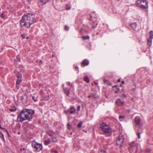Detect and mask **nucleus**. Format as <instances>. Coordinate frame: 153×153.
<instances>
[{
    "mask_svg": "<svg viewBox=\"0 0 153 153\" xmlns=\"http://www.w3.org/2000/svg\"><path fill=\"white\" fill-rule=\"evenodd\" d=\"M34 113L33 110L24 108L18 116L17 120L20 122H22L25 120L30 121L33 119V115Z\"/></svg>",
    "mask_w": 153,
    "mask_h": 153,
    "instance_id": "1",
    "label": "nucleus"
},
{
    "mask_svg": "<svg viewBox=\"0 0 153 153\" xmlns=\"http://www.w3.org/2000/svg\"><path fill=\"white\" fill-rule=\"evenodd\" d=\"M36 21L34 14L28 13L24 15L20 21L21 27H25L29 28L30 25Z\"/></svg>",
    "mask_w": 153,
    "mask_h": 153,
    "instance_id": "2",
    "label": "nucleus"
},
{
    "mask_svg": "<svg viewBox=\"0 0 153 153\" xmlns=\"http://www.w3.org/2000/svg\"><path fill=\"white\" fill-rule=\"evenodd\" d=\"M100 128L105 133L107 134L108 136L111 134L112 130L111 128L105 123H102L100 126Z\"/></svg>",
    "mask_w": 153,
    "mask_h": 153,
    "instance_id": "3",
    "label": "nucleus"
},
{
    "mask_svg": "<svg viewBox=\"0 0 153 153\" xmlns=\"http://www.w3.org/2000/svg\"><path fill=\"white\" fill-rule=\"evenodd\" d=\"M137 6L143 9H148V2L146 0H139L136 1Z\"/></svg>",
    "mask_w": 153,
    "mask_h": 153,
    "instance_id": "4",
    "label": "nucleus"
},
{
    "mask_svg": "<svg viewBox=\"0 0 153 153\" xmlns=\"http://www.w3.org/2000/svg\"><path fill=\"white\" fill-rule=\"evenodd\" d=\"M129 147H128L130 153H135L137 151V145L134 142L129 143Z\"/></svg>",
    "mask_w": 153,
    "mask_h": 153,
    "instance_id": "5",
    "label": "nucleus"
},
{
    "mask_svg": "<svg viewBox=\"0 0 153 153\" xmlns=\"http://www.w3.org/2000/svg\"><path fill=\"white\" fill-rule=\"evenodd\" d=\"M31 146L33 148L36 149L38 152H40L42 149V144L36 142L34 140L32 141Z\"/></svg>",
    "mask_w": 153,
    "mask_h": 153,
    "instance_id": "6",
    "label": "nucleus"
},
{
    "mask_svg": "<svg viewBox=\"0 0 153 153\" xmlns=\"http://www.w3.org/2000/svg\"><path fill=\"white\" fill-rule=\"evenodd\" d=\"M124 139L123 136L122 134L120 135L117 140V145L119 146L120 147H121L122 144L124 142Z\"/></svg>",
    "mask_w": 153,
    "mask_h": 153,
    "instance_id": "7",
    "label": "nucleus"
},
{
    "mask_svg": "<svg viewBox=\"0 0 153 153\" xmlns=\"http://www.w3.org/2000/svg\"><path fill=\"white\" fill-rule=\"evenodd\" d=\"M16 76L18 78V79L17 81L16 82V88L17 89H19V85L21 83V82L22 81V75L19 72H18L16 74Z\"/></svg>",
    "mask_w": 153,
    "mask_h": 153,
    "instance_id": "8",
    "label": "nucleus"
},
{
    "mask_svg": "<svg viewBox=\"0 0 153 153\" xmlns=\"http://www.w3.org/2000/svg\"><path fill=\"white\" fill-rule=\"evenodd\" d=\"M141 121V119L139 117H136L134 119V121L136 123L135 126L136 127H139L140 128H141L142 127V125L140 123Z\"/></svg>",
    "mask_w": 153,
    "mask_h": 153,
    "instance_id": "9",
    "label": "nucleus"
},
{
    "mask_svg": "<svg viewBox=\"0 0 153 153\" xmlns=\"http://www.w3.org/2000/svg\"><path fill=\"white\" fill-rule=\"evenodd\" d=\"M76 110V109L74 107H71L67 110H65L64 112L67 114H73L75 112Z\"/></svg>",
    "mask_w": 153,
    "mask_h": 153,
    "instance_id": "10",
    "label": "nucleus"
},
{
    "mask_svg": "<svg viewBox=\"0 0 153 153\" xmlns=\"http://www.w3.org/2000/svg\"><path fill=\"white\" fill-rule=\"evenodd\" d=\"M89 64V61L87 59L83 60L81 63V65L82 67L87 66Z\"/></svg>",
    "mask_w": 153,
    "mask_h": 153,
    "instance_id": "11",
    "label": "nucleus"
},
{
    "mask_svg": "<svg viewBox=\"0 0 153 153\" xmlns=\"http://www.w3.org/2000/svg\"><path fill=\"white\" fill-rule=\"evenodd\" d=\"M116 104L119 106H121L123 105L124 102L122 101L120 99H118L115 102Z\"/></svg>",
    "mask_w": 153,
    "mask_h": 153,
    "instance_id": "12",
    "label": "nucleus"
},
{
    "mask_svg": "<svg viewBox=\"0 0 153 153\" xmlns=\"http://www.w3.org/2000/svg\"><path fill=\"white\" fill-rule=\"evenodd\" d=\"M49 0H39L38 2L41 5H43L45 4L47 2L49 1Z\"/></svg>",
    "mask_w": 153,
    "mask_h": 153,
    "instance_id": "13",
    "label": "nucleus"
},
{
    "mask_svg": "<svg viewBox=\"0 0 153 153\" xmlns=\"http://www.w3.org/2000/svg\"><path fill=\"white\" fill-rule=\"evenodd\" d=\"M130 26L132 28L135 30L136 28L137 27V25L136 23L134 22L131 23L130 24Z\"/></svg>",
    "mask_w": 153,
    "mask_h": 153,
    "instance_id": "14",
    "label": "nucleus"
},
{
    "mask_svg": "<svg viewBox=\"0 0 153 153\" xmlns=\"http://www.w3.org/2000/svg\"><path fill=\"white\" fill-rule=\"evenodd\" d=\"M88 27L87 25H84L82 28L80 32H82V31H84L85 32V33H87L88 31L87 30V29H85V28H86V29H87Z\"/></svg>",
    "mask_w": 153,
    "mask_h": 153,
    "instance_id": "15",
    "label": "nucleus"
},
{
    "mask_svg": "<svg viewBox=\"0 0 153 153\" xmlns=\"http://www.w3.org/2000/svg\"><path fill=\"white\" fill-rule=\"evenodd\" d=\"M63 90L64 93L66 94L67 96H69V94L70 93V91L69 90H68L66 88H64Z\"/></svg>",
    "mask_w": 153,
    "mask_h": 153,
    "instance_id": "16",
    "label": "nucleus"
},
{
    "mask_svg": "<svg viewBox=\"0 0 153 153\" xmlns=\"http://www.w3.org/2000/svg\"><path fill=\"white\" fill-rule=\"evenodd\" d=\"M136 109L135 107L134 106H133L131 109H128L127 111L128 113H130L131 112H132L133 113H134V110Z\"/></svg>",
    "mask_w": 153,
    "mask_h": 153,
    "instance_id": "17",
    "label": "nucleus"
},
{
    "mask_svg": "<svg viewBox=\"0 0 153 153\" xmlns=\"http://www.w3.org/2000/svg\"><path fill=\"white\" fill-rule=\"evenodd\" d=\"M50 137L52 139L53 142H55L57 141L56 138L52 135H51Z\"/></svg>",
    "mask_w": 153,
    "mask_h": 153,
    "instance_id": "18",
    "label": "nucleus"
},
{
    "mask_svg": "<svg viewBox=\"0 0 153 153\" xmlns=\"http://www.w3.org/2000/svg\"><path fill=\"white\" fill-rule=\"evenodd\" d=\"M84 80L87 83L89 82V79L87 76H86L83 78Z\"/></svg>",
    "mask_w": 153,
    "mask_h": 153,
    "instance_id": "19",
    "label": "nucleus"
},
{
    "mask_svg": "<svg viewBox=\"0 0 153 153\" xmlns=\"http://www.w3.org/2000/svg\"><path fill=\"white\" fill-rule=\"evenodd\" d=\"M93 97L95 99H97L99 98V97L98 96L96 93H92Z\"/></svg>",
    "mask_w": 153,
    "mask_h": 153,
    "instance_id": "20",
    "label": "nucleus"
},
{
    "mask_svg": "<svg viewBox=\"0 0 153 153\" xmlns=\"http://www.w3.org/2000/svg\"><path fill=\"white\" fill-rule=\"evenodd\" d=\"M0 137L2 139V140H3L4 141V134L1 131H0Z\"/></svg>",
    "mask_w": 153,
    "mask_h": 153,
    "instance_id": "21",
    "label": "nucleus"
},
{
    "mask_svg": "<svg viewBox=\"0 0 153 153\" xmlns=\"http://www.w3.org/2000/svg\"><path fill=\"white\" fill-rule=\"evenodd\" d=\"M82 39L84 40H85L86 39H90V37L88 36H82Z\"/></svg>",
    "mask_w": 153,
    "mask_h": 153,
    "instance_id": "22",
    "label": "nucleus"
},
{
    "mask_svg": "<svg viewBox=\"0 0 153 153\" xmlns=\"http://www.w3.org/2000/svg\"><path fill=\"white\" fill-rule=\"evenodd\" d=\"M152 39L149 38L148 40V43L149 45H152Z\"/></svg>",
    "mask_w": 153,
    "mask_h": 153,
    "instance_id": "23",
    "label": "nucleus"
},
{
    "mask_svg": "<svg viewBox=\"0 0 153 153\" xmlns=\"http://www.w3.org/2000/svg\"><path fill=\"white\" fill-rule=\"evenodd\" d=\"M50 140L49 139H48L47 140H45L44 143V144L45 145L47 146L50 143Z\"/></svg>",
    "mask_w": 153,
    "mask_h": 153,
    "instance_id": "24",
    "label": "nucleus"
},
{
    "mask_svg": "<svg viewBox=\"0 0 153 153\" xmlns=\"http://www.w3.org/2000/svg\"><path fill=\"white\" fill-rule=\"evenodd\" d=\"M150 36L149 38L152 39L153 38V31H150Z\"/></svg>",
    "mask_w": 153,
    "mask_h": 153,
    "instance_id": "25",
    "label": "nucleus"
},
{
    "mask_svg": "<svg viewBox=\"0 0 153 153\" xmlns=\"http://www.w3.org/2000/svg\"><path fill=\"white\" fill-rule=\"evenodd\" d=\"M70 6L67 5L65 7V9L67 10H70L71 9Z\"/></svg>",
    "mask_w": 153,
    "mask_h": 153,
    "instance_id": "26",
    "label": "nucleus"
},
{
    "mask_svg": "<svg viewBox=\"0 0 153 153\" xmlns=\"http://www.w3.org/2000/svg\"><path fill=\"white\" fill-rule=\"evenodd\" d=\"M82 122L79 123L77 125V126L79 128L81 127L82 126Z\"/></svg>",
    "mask_w": 153,
    "mask_h": 153,
    "instance_id": "27",
    "label": "nucleus"
},
{
    "mask_svg": "<svg viewBox=\"0 0 153 153\" xmlns=\"http://www.w3.org/2000/svg\"><path fill=\"white\" fill-rule=\"evenodd\" d=\"M137 135L138 138L140 139V133L139 132L137 131Z\"/></svg>",
    "mask_w": 153,
    "mask_h": 153,
    "instance_id": "28",
    "label": "nucleus"
},
{
    "mask_svg": "<svg viewBox=\"0 0 153 153\" xmlns=\"http://www.w3.org/2000/svg\"><path fill=\"white\" fill-rule=\"evenodd\" d=\"M9 110L11 112H13L16 111V109L15 108H11L9 109Z\"/></svg>",
    "mask_w": 153,
    "mask_h": 153,
    "instance_id": "29",
    "label": "nucleus"
},
{
    "mask_svg": "<svg viewBox=\"0 0 153 153\" xmlns=\"http://www.w3.org/2000/svg\"><path fill=\"white\" fill-rule=\"evenodd\" d=\"M120 119L121 120L122 119L125 118V117L123 116H120L119 117Z\"/></svg>",
    "mask_w": 153,
    "mask_h": 153,
    "instance_id": "30",
    "label": "nucleus"
},
{
    "mask_svg": "<svg viewBox=\"0 0 153 153\" xmlns=\"http://www.w3.org/2000/svg\"><path fill=\"white\" fill-rule=\"evenodd\" d=\"M99 153H106V152L104 150H101L99 152Z\"/></svg>",
    "mask_w": 153,
    "mask_h": 153,
    "instance_id": "31",
    "label": "nucleus"
},
{
    "mask_svg": "<svg viewBox=\"0 0 153 153\" xmlns=\"http://www.w3.org/2000/svg\"><path fill=\"white\" fill-rule=\"evenodd\" d=\"M32 99H33V100L34 101L36 102V101H37V99H36V98H35V97L33 96L32 97Z\"/></svg>",
    "mask_w": 153,
    "mask_h": 153,
    "instance_id": "32",
    "label": "nucleus"
},
{
    "mask_svg": "<svg viewBox=\"0 0 153 153\" xmlns=\"http://www.w3.org/2000/svg\"><path fill=\"white\" fill-rule=\"evenodd\" d=\"M65 29L66 30H68V26H65Z\"/></svg>",
    "mask_w": 153,
    "mask_h": 153,
    "instance_id": "33",
    "label": "nucleus"
},
{
    "mask_svg": "<svg viewBox=\"0 0 153 153\" xmlns=\"http://www.w3.org/2000/svg\"><path fill=\"white\" fill-rule=\"evenodd\" d=\"M104 82L105 83H107L108 82V80L107 79H104Z\"/></svg>",
    "mask_w": 153,
    "mask_h": 153,
    "instance_id": "34",
    "label": "nucleus"
},
{
    "mask_svg": "<svg viewBox=\"0 0 153 153\" xmlns=\"http://www.w3.org/2000/svg\"><path fill=\"white\" fill-rule=\"evenodd\" d=\"M88 97L89 98H91V97H93V95H92V93H91V95H89L88 96Z\"/></svg>",
    "mask_w": 153,
    "mask_h": 153,
    "instance_id": "35",
    "label": "nucleus"
},
{
    "mask_svg": "<svg viewBox=\"0 0 153 153\" xmlns=\"http://www.w3.org/2000/svg\"><path fill=\"white\" fill-rule=\"evenodd\" d=\"M80 107L79 106H78L77 107V109L78 111H79L80 110Z\"/></svg>",
    "mask_w": 153,
    "mask_h": 153,
    "instance_id": "36",
    "label": "nucleus"
},
{
    "mask_svg": "<svg viewBox=\"0 0 153 153\" xmlns=\"http://www.w3.org/2000/svg\"><path fill=\"white\" fill-rule=\"evenodd\" d=\"M20 150L21 151H23L25 150V148H23V149H20Z\"/></svg>",
    "mask_w": 153,
    "mask_h": 153,
    "instance_id": "37",
    "label": "nucleus"
},
{
    "mask_svg": "<svg viewBox=\"0 0 153 153\" xmlns=\"http://www.w3.org/2000/svg\"><path fill=\"white\" fill-rule=\"evenodd\" d=\"M1 17H2V18H4V16L3 15V13H2L1 15Z\"/></svg>",
    "mask_w": 153,
    "mask_h": 153,
    "instance_id": "38",
    "label": "nucleus"
},
{
    "mask_svg": "<svg viewBox=\"0 0 153 153\" xmlns=\"http://www.w3.org/2000/svg\"><path fill=\"white\" fill-rule=\"evenodd\" d=\"M24 99V97L23 96H22L21 97V100H23Z\"/></svg>",
    "mask_w": 153,
    "mask_h": 153,
    "instance_id": "39",
    "label": "nucleus"
},
{
    "mask_svg": "<svg viewBox=\"0 0 153 153\" xmlns=\"http://www.w3.org/2000/svg\"><path fill=\"white\" fill-rule=\"evenodd\" d=\"M123 96L124 97H126V96L125 94H123Z\"/></svg>",
    "mask_w": 153,
    "mask_h": 153,
    "instance_id": "40",
    "label": "nucleus"
},
{
    "mask_svg": "<svg viewBox=\"0 0 153 153\" xmlns=\"http://www.w3.org/2000/svg\"><path fill=\"white\" fill-rule=\"evenodd\" d=\"M121 83L123 84H124L125 83V82L124 81H122V82H121Z\"/></svg>",
    "mask_w": 153,
    "mask_h": 153,
    "instance_id": "41",
    "label": "nucleus"
},
{
    "mask_svg": "<svg viewBox=\"0 0 153 153\" xmlns=\"http://www.w3.org/2000/svg\"><path fill=\"white\" fill-rule=\"evenodd\" d=\"M118 82H120L121 81V79H118L117 80Z\"/></svg>",
    "mask_w": 153,
    "mask_h": 153,
    "instance_id": "42",
    "label": "nucleus"
},
{
    "mask_svg": "<svg viewBox=\"0 0 153 153\" xmlns=\"http://www.w3.org/2000/svg\"><path fill=\"white\" fill-rule=\"evenodd\" d=\"M0 128H1V129H5L4 128H2L1 127V125H0Z\"/></svg>",
    "mask_w": 153,
    "mask_h": 153,
    "instance_id": "43",
    "label": "nucleus"
},
{
    "mask_svg": "<svg viewBox=\"0 0 153 153\" xmlns=\"http://www.w3.org/2000/svg\"><path fill=\"white\" fill-rule=\"evenodd\" d=\"M54 152L55 153H58L57 152V151H56V150H55L54 151Z\"/></svg>",
    "mask_w": 153,
    "mask_h": 153,
    "instance_id": "44",
    "label": "nucleus"
},
{
    "mask_svg": "<svg viewBox=\"0 0 153 153\" xmlns=\"http://www.w3.org/2000/svg\"><path fill=\"white\" fill-rule=\"evenodd\" d=\"M21 36H22V38H25V37L23 35H22Z\"/></svg>",
    "mask_w": 153,
    "mask_h": 153,
    "instance_id": "45",
    "label": "nucleus"
},
{
    "mask_svg": "<svg viewBox=\"0 0 153 153\" xmlns=\"http://www.w3.org/2000/svg\"><path fill=\"white\" fill-rule=\"evenodd\" d=\"M75 67L76 68V69H78V66H75Z\"/></svg>",
    "mask_w": 153,
    "mask_h": 153,
    "instance_id": "46",
    "label": "nucleus"
},
{
    "mask_svg": "<svg viewBox=\"0 0 153 153\" xmlns=\"http://www.w3.org/2000/svg\"><path fill=\"white\" fill-rule=\"evenodd\" d=\"M94 83H95V84L96 85H97L98 84V83H97V82H94Z\"/></svg>",
    "mask_w": 153,
    "mask_h": 153,
    "instance_id": "47",
    "label": "nucleus"
},
{
    "mask_svg": "<svg viewBox=\"0 0 153 153\" xmlns=\"http://www.w3.org/2000/svg\"><path fill=\"white\" fill-rule=\"evenodd\" d=\"M95 27H95V26H94V25H92V28H95Z\"/></svg>",
    "mask_w": 153,
    "mask_h": 153,
    "instance_id": "48",
    "label": "nucleus"
},
{
    "mask_svg": "<svg viewBox=\"0 0 153 153\" xmlns=\"http://www.w3.org/2000/svg\"><path fill=\"white\" fill-rule=\"evenodd\" d=\"M39 62H40V63L41 64H42V62L41 61H39Z\"/></svg>",
    "mask_w": 153,
    "mask_h": 153,
    "instance_id": "49",
    "label": "nucleus"
},
{
    "mask_svg": "<svg viewBox=\"0 0 153 153\" xmlns=\"http://www.w3.org/2000/svg\"><path fill=\"white\" fill-rule=\"evenodd\" d=\"M68 84L69 85L70 84V82H68Z\"/></svg>",
    "mask_w": 153,
    "mask_h": 153,
    "instance_id": "50",
    "label": "nucleus"
},
{
    "mask_svg": "<svg viewBox=\"0 0 153 153\" xmlns=\"http://www.w3.org/2000/svg\"><path fill=\"white\" fill-rule=\"evenodd\" d=\"M111 83L109 82V83L108 84V85H111Z\"/></svg>",
    "mask_w": 153,
    "mask_h": 153,
    "instance_id": "51",
    "label": "nucleus"
},
{
    "mask_svg": "<svg viewBox=\"0 0 153 153\" xmlns=\"http://www.w3.org/2000/svg\"><path fill=\"white\" fill-rule=\"evenodd\" d=\"M28 2H30L31 1V0H27Z\"/></svg>",
    "mask_w": 153,
    "mask_h": 153,
    "instance_id": "52",
    "label": "nucleus"
},
{
    "mask_svg": "<svg viewBox=\"0 0 153 153\" xmlns=\"http://www.w3.org/2000/svg\"><path fill=\"white\" fill-rule=\"evenodd\" d=\"M29 37L28 36H27L26 37V39H29Z\"/></svg>",
    "mask_w": 153,
    "mask_h": 153,
    "instance_id": "53",
    "label": "nucleus"
},
{
    "mask_svg": "<svg viewBox=\"0 0 153 153\" xmlns=\"http://www.w3.org/2000/svg\"><path fill=\"white\" fill-rule=\"evenodd\" d=\"M115 93H118V91H116L115 92Z\"/></svg>",
    "mask_w": 153,
    "mask_h": 153,
    "instance_id": "54",
    "label": "nucleus"
},
{
    "mask_svg": "<svg viewBox=\"0 0 153 153\" xmlns=\"http://www.w3.org/2000/svg\"><path fill=\"white\" fill-rule=\"evenodd\" d=\"M52 56L53 57H54V55L53 54V55H52Z\"/></svg>",
    "mask_w": 153,
    "mask_h": 153,
    "instance_id": "55",
    "label": "nucleus"
},
{
    "mask_svg": "<svg viewBox=\"0 0 153 153\" xmlns=\"http://www.w3.org/2000/svg\"><path fill=\"white\" fill-rule=\"evenodd\" d=\"M67 125L68 126H70V125H69V123H68L67 124Z\"/></svg>",
    "mask_w": 153,
    "mask_h": 153,
    "instance_id": "56",
    "label": "nucleus"
},
{
    "mask_svg": "<svg viewBox=\"0 0 153 153\" xmlns=\"http://www.w3.org/2000/svg\"><path fill=\"white\" fill-rule=\"evenodd\" d=\"M117 85H114V87H117Z\"/></svg>",
    "mask_w": 153,
    "mask_h": 153,
    "instance_id": "57",
    "label": "nucleus"
},
{
    "mask_svg": "<svg viewBox=\"0 0 153 153\" xmlns=\"http://www.w3.org/2000/svg\"><path fill=\"white\" fill-rule=\"evenodd\" d=\"M5 131H7V133H8V132L7 131V130H5Z\"/></svg>",
    "mask_w": 153,
    "mask_h": 153,
    "instance_id": "58",
    "label": "nucleus"
},
{
    "mask_svg": "<svg viewBox=\"0 0 153 153\" xmlns=\"http://www.w3.org/2000/svg\"><path fill=\"white\" fill-rule=\"evenodd\" d=\"M18 134H20V132H19L18 133Z\"/></svg>",
    "mask_w": 153,
    "mask_h": 153,
    "instance_id": "59",
    "label": "nucleus"
},
{
    "mask_svg": "<svg viewBox=\"0 0 153 153\" xmlns=\"http://www.w3.org/2000/svg\"><path fill=\"white\" fill-rule=\"evenodd\" d=\"M118 91H119V90H120V89H119V88H118Z\"/></svg>",
    "mask_w": 153,
    "mask_h": 153,
    "instance_id": "60",
    "label": "nucleus"
},
{
    "mask_svg": "<svg viewBox=\"0 0 153 153\" xmlns=\"http://www.w3.org/2000/svg\"><path fill=\"white\" fill-rule=\"evenodd\" d=\"M120 86H121V87L122 86V85H120Z\"/></svg>",
    "mask_w": 153,
    "mask_h": 153,
    "instance_id": "61",
    "label": "nucleus"
},
{
    "mask_svg": "<svg viewBox=\"0 0 153 153\" xmlns=\"http://www.w3.org/2000/svg\"><path fill=\"white\" fill-rule=\"evenodd\" d=\"M71 134H72V133L71 132Z\"/></svg>",
    "mask_w": 153,
    "mask_h": 153,
    "instance_id": "62",
    "label": "nucleus"
},
{
    "mask_svg": "<svg viewBox=\"0 0 153 153\" xmlns=\"http://www.w3.org/2000/svg\"><path fill=\"white\" fill-rule=\"evenodd\" d=\"M97 24H97H97H96V25H97Z\"/></svg>",
    "mask_w": 153,
    "mask_h": 153,
    "instance_id": "63",
    "label": "nucleus"
}]
</instances>
